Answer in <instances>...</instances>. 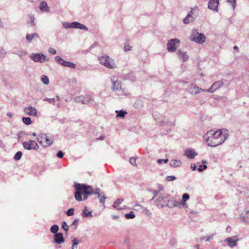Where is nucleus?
Here are the masks:
<instances>
[{"instance_id": "42", "label": "nucleus", "mask_w": 249, "mask_h": 249, "mask_svg": "<svg viewBox=\"0 0 249 249\" xmlns=\"http://www.w3.org/2000/svg\"><path fill=\"white\" fill-rule=\"evenodd\" d=\"M227 2L231 5L233 10H234L236 5V0H227Z\"/></svg>"}, {"instance_id": "5", "label": "nucleus", "mask_w": 249, "mask_h": 249, "mask_svg": "<svg viewBox=\"0 0 249 249\" xmlns=\"http://www.w3.org/2000/svg\"><path fill=\"white\" fill-rule=\"evenodd\" d=\"M75 100L82 104H91L94 105L95 102L93 97L90 95H86L85 96H80L77 97Z\"/></svg>"}, {"instance_id": "58", "label": "nucleus", "mask_w": 249, "mask_h": 249, "mask_svg": "<svg viewBox=\"0 0 249 249\" xmlns=\"http://www.w3.org/2000/svg\"><path fill=\"white\" fill-rule=\"evenodd\" d=\"M143 211L147 215H150L151 214V212L150 210H147L146 208H145Z\"/></svg>"}, {"instance_id": "4", "label": "nucleus", "mask_w": 249, "mask_h": 249, "mask_svg": "<svg viewBox=\"0 0 249 249\" xmlns=\"http://www.w3.org/2000/svg\"><path fill=\"white\" fill-rule=\"evenodd\" d=\"M98 59L101 64L107 68L114 69L116 68V65L114 60L108 55H104L98 57Z\"/></svg>"}, {"instance_id": "46", "label": "nucleus", "mask_w": 249, "mask_h": 249, "mask_svg": "<svg viewBox=\"0 0 249 249\" xmlns=\"http://www.w3.org/2000/svg\"><path fill=\"white\" fill-rule=\"evenodd\" d=\"M176 177L174 176H168L166 177V180L167 181H173L176 180Z\"/></svg>"}, {"instance_id": "27", "label": "nucleus", "mask_w": 249, "mask_h": 249, "mask_svg": "<svg viewBox=\"0 0 249 249\" xmlns=\"http://www.w3.org/2000/svg\"><path fill=\"white\" fill-rule=\"evenodd\" d=\"M123 201V199H118L114 202L113 207L117 210H122V209L121 208H119V206Z\"/></svg>"}, {"instance_id": "12", "label": "nucleus", "mask_w": 249, "mask_h": 249, "mask_svg": "<svg viewBox=\"0 0 249 249\" xmlns=\"http://www.w3.org/2000/svg\"><path fill=\"white\" fill-rule=\"evenodd\" d=\"M219 4V0H210L208 4V8L215 12L218 11V6Z\"/></svg>"}, {"instance_id": "30", "label": "nucleus", "mask_w": 249, "mask_h": 249, "mask_svg": "<svg viewBox=\"0 0 249 249\" xmlns=\"http://www.w3.org/2000/svg\"><path fill=\"white\" fill-rule=\"evenodd\" d=\"M133 106L136 108H141L143 106V102L141 100H137Z\"/></svg>"}, {"instance_id": "29", "label": "nucleus", "mask_w": 249, "mask_h": 249, "mask_svg": "<svg viewBox=\"0 0 249 249\" xmlns=\"http://www.w3.org/2000/svg\"><path fill=\"white\" fill-rule=\"evenodd\" d=\"M55 61L58 63V64H60L61 65H62L64 66V65L65 63L66 62V61H65L63 60L60 56H56L55 57Z\"/></svg>"}, {"instance_id": "63", "label": "nucleus", "mask_w": 249, "mask_h": 249, "mask_svg": "<svg viewBox=\"0 0 249 249\" xmlns=\"http://www.w3.org/2000/svg\"><path fill=\"white\" fill-rule=\"evenodd\" d=\"M34 19H35V18H34V16H32L31 17V22H32V26H34L35 25V23L34 22Z\"/></svg>"}, {"instance_id": "20", "label": "nucleus", "mask_w": 249, "mask_h": 249, "mask_svg": "<svg viewBox=\"0 0 249 249\" xmlns=\"http://www.w3.org/2000/svg\"><path fill=\"white\" fill-rule=\"evenodd\" d=\"M115 77H114L113 79H111V81L113 84L112 89L113 90H119L121 89L120 83L118 80H115Z\"/></svg>"}, {"instance_id": "32", "label": "nucleus", "mask_w": 249, "mask_h": 249, "mask_svg": "<svg viewBox=\"0 0 249 249\" xmlns=\"http://www.w3.org/2000/svg\"><path fill=\"white\" fill-rule=\"evenodd\" d=\"M172 202H173V205L171 206V207H172V208L180 207L181 205L180 202L176 200V199H175L173 198H172Z\"/></svg>"}, {"instance_id": "64", "label": "nucleus", "mask_w": 249, "mask_h": 249, "mask_svg": "<svg viewBox=\"0 0 249 249\" xmlns=\"http://www.w3.org/2000/svg\"><path fill=\"white\" fill-rule=\"evenodd\" d=\"M105 137L103 136H101L100 137L97 138V140H103L104 139Z\"/></svg>"}, {"instance_id": "39", "label": "nucleus", "mask_w": 249, "mask_h": 249, "mask_svg": "<svg viewBox=\"0 0 249 249\" xmlns=\"http://www.w3.org/2000/svg\"><path fill=\"white\" fill-rule=\"evenodd\" d=\"M64 66L70 68L75 69L76 68V64L75 63L66 61L64 65Z\"/></svg>"}, {"instance_id": "2", "label": "nucleus", "mask_w": 249, "mask_h": 249, "mask_svg": "<svg viewBox=\"0 0 249 249\" xmlns=\"http://www.w3.org/2000/svg\"><path fill=\"white\" fill-rule=\"evenodd\" d=\"M229 137L227 129L218 130L214 132L211 130L204 135L203 138L208 146L216 147L223 143Z\"/></svg>"}, {"instance_id": "53", "label": "nucleus", "mask_w": 249, "mask_h": 249, "mask_svg": "<svg viewBox=\"0 0 249 249\" xmlns=\"http://www.w3.org/2000/svg\"><path fill=\"white\" fill-rule=\"evenodd\" d=\"M216 90L214 89V88H213V86L212 85V86L208 89H204V92H211V93H213Z\"/></svg>"}, {"instance_id": "26", "label": "nucleus", "mask_w": 249, "mask_h": 249, "mask_svg": "<svg viewBox=\"0 0 249 249\" xmlns=\"http://www.w3.org/2000/svg\"><path fill=\"white\" fill-rule=\"evenodd\" d=\"M189 198L190 195L189 194H183L182 196V200L181 202V204L184 206L186 204V202L189 199Z\"/></svg>"}, {"instance_id": "57", "label": "nucleus", "mask_w": 249, "mask_h": 249, "mask_svg": "<svg viewBox=\"0 0 249 249\" xmlns=\"http://www.w3.org/2000/svg\"><path fill=\"white\" fill-rule=\"evenodd\" d=\"M79 219H76L73 221V223H72V225H74L75 226V228H74L75 229H76V228H77L76 226H77L78 223L79 222Z\"/></svg>"}, {"instance_id": "47", "label": "nucleus", "mask_w": 249, "mask_h": 249, "mask_svg": "<svg viewBox=\"0 0 249 249\" xmlns=\"http://www.w3.org/2000/svg\"><path fill=\"white\" fill-rule=\"evenodd\" d=\"M79 240H78L77 239L75 238H74L72 240V248H71V249H73L77 245V244L79 243Z\"/></svg>"}, {"instance_id": "34", "label": "nucleus", "mask_w": 249, "mask_h": 249, "mask_svg": "<svg viewBox=\"0 0 249 249\" xmlns=\"http://www.w3.org/2000/svg\"><path fill=\"white\" fill-rule=\"evenodd\" d=\"M115 112L117 113L116 116V118H124V110L123 109H122L120 111L116 110Z\"/></svg>"}, {"instance_id": "56", "label": "nucleus", "mask_w": 249, "mask_h": 249, "mask_svg": "<svg viewBox=\"0 0 249 249\" xmlns=\"http://www.w3.org/2000/svg\"><path fill=\"white\" fill-rule=\"evenodd\" d=\"M48 52L51 53V54H55L56 53V50L53 48H51V47H50L49 48V50H48Z\"/></svg>"}, {"instance_id": "16", "label": "nucleus", "mask_w": 249, "mask_h": 249, "mask_svg": "<svg viewBox=\"0 0 249 249\" xmlns=\"http://www.w3.org/2000/svg\"><path fill=\"white\" fill-rule=\"evenodd\" d=\"M24 111L27 115L36 116L37 115V111L35 108L31 106L24 108Z\"/></svg>"}, {"instance_id": "59", "label": "nucleus", "mask_w": 249, "mask_h": 249, "mask_svg": "<svg viewBox=\"0 0 249 249\" xmlns=\"http://www.w3.org/2000/svg\"><path fill=\"white\" fill-rule=\"evenodd\" d=\"M191 169L193 170V171H195L196 170V165L194 164H191Z\"/></svg>"}, {"instance_id": "54", "label": "nucleus", "mask_w": 249, "mask_h": 249, "mask_svg": "<svg viewBox=\"0 0 249 249\" xmlns=\"http://www.w3.org/2000/svg\"><path fill=\"white\" fill-rule=\"evenodd\" d=\"M56 156L58 158H62L64 156V153L61 150H59L57 152Z\"/></svg>"}, {"instance_id": "7", "label": "nucleus", "mask_w": 249, "mask_h": 249, "mask_svg": "<svg viewBox=\"0 0 249 249\" xmlns=\"http://www.w3.org/2000/svg\"><path fill=\"white\" fill-rule=\"evenodd\" d=\"M30 57L35 62L42 63L49 60V58L42 53H32Z\"/></svg>"}, {"instance_id": "52", "label": "nucleus", "mask_w": 249, "mask_h": 249, "mask_svg": "<svg viewBox=\"0 0 249 249\" xmlns=\"http://www.w3.org/2000/svg\"><path fill=\"white\" fill-rule=\"evenodd\" d=\"M6 52L2 48H0V58H3L5 57L6 55Z\"/></svg>"}, {"instance_id": "37", "label": "nucleus", "mask_w": 249, "mask_h": 249, "mask_svg": "<svg viewBox=\"0 0 249 249\" xmlns=\"http://www.w3.org/2000/svg\"><path fill=\"white\" fill-rule=\"evenodd\" d=\"M22 121L25 124H27V125L30 124L32 123L31 119L29 117H23L22 118Z\"/></svg>"}, {"instance_id": "40", "label": "nucleus", "mask_w": 249, "mask_h": 249, "mask_svg": "<svg viewBox=\"0 0 249 249\" xmlns=\"http://www.w3.org/2000/svg\"><path fill=\"white\" fill-rule=\"evenodd\" d=\"M13 53L17 54L20 57H22L23 56H24L25 54H26L27 53L23 51H18L16 52H14Z\"/></svg>"}, {"instance_id": "31", "label": "nucleus", "mask_w": 249, "mask_h": 249, "mask_svg": "<svg viewBox=\"0 0 249 249\" xmlns=\"http://www.w3.org/2000/svg\"><path fill=\"white\" fill-rule=\"evenodd\" d=\"M41 80L42 82L45 85H48L49 83V78L46 75H42L41 76Z\"/></svg>"}, {"instance_id": "49", "label": "nucleus", "mask_w": 249, "mask_h": 249, "mask_svg": "<svg viewBox=\"0 0 249 249\" xmlns=\"http://www.w3.org/2000/svg\"><path fill=\"white\" fill-rule=\"evenodd\" d=\"M128 79L131 81H133L135 79L134 76L132 74H129L127 76H125V79Z\"/></svg>"}, {"instance_id": "25", "label": "nucleus", "mask_w": 249, "mask_h": 249, "mask_svg": "<svg viewBox=\"0 0 249 249\" xmlns=\"http://www.w3.org/2000/svg\"><path fill=\"white\" fill-rule=\"evenodd\" d=\"M39 36L36 33H34L31 34H27L26 36V40L30 42L34 38H38Z\"/></svg>"}, {"instance_id": "44", "label": "nucleus", "mask_w": 249, "mask_h": 249, "mask_svg": "<svg viewBox=\"0 0 249 249\" xmlns=\"http://www.w3.org/2000/svg\"><path fill=\"white\" fill-rule=\"evenodd\" d=\"M136 159L135 158L131 157L129 159V162L131 165H132L134 166H137V163H136Z\"/></svg>"}, {"instance_id": "21", "label": "nucleus", "mask_w": 249, "mask_h": 249, "mask_svg": "<svg viewBox=\"0 0 249 249\" xmlns=\"http://www.w3.org/2000/svg\"><path fill=\"white\" fill-rule=\"evenodd\" d=\"M82 215L84 218H87L88 217H93L91 212L89 211L86 206L84 207L82 211Z\"/></svg>"}, {"instance_id": "38", "label": "nucleus", "mask_w": 249, "mask_h": 249, "mask_svg": "<svg viewBox=\"0 0 249 249\" xmlns=\"http://www.w3.org/2000/svg\"><path fill=\"white\" fill-rule=\"evenodd\" d=\"M22 155V153L21 151H18L15 154L14 159L15 160H20Z\"/></svg>"}, {"instance_id": "61", "label": "nucleus", "mask_w": 249, "mask_h": 249, "mask_svg": "<svg viewBox=\"0 0 249 249\" xmlns=\"http://www.w3.org/2000/svg\"><path fill=\"white\" fill-rule=\"evenodd\" d=\"M98 45V43L97 42H95L93 44H92L90 47H89V49H92V48H93L94 47L97 46Z\"/></svg>"}, {"instance_id": "45", "label": "nucleus", "mask_w": 249, "mask_h": 249, "mask_svg": "<svg viewBox=\"0 0 249 249\" xmlns=\"http://www.w3.org/2000/svg\"><path fill=\"white\" fill-rule=\"evenodd\" d=\"M207 168V166L206 165H200L197 168V171L199 172H201Z\"/></svg>"}, {"instance_id": "9", "label": "nucleus", "mask_w": 249, "mask_h": 249, "mask_svg": "<svg viewBox=\"0 0 249 249\" xmlns=\"http://www.w3.org/2000/svg\"><path fill=\"white\" fill-rule=\"evenodd\" d=\"M22 145L24 148L28 150L32 149L36 150L39 148V146L37 142L34 140H30L28 142H24L22 143Z\"/></svg>"}, {"instance_id": "35", "label": "nucleus", "mask_w": 249, "mask_h": 249, "mask_svg": "<svg viewBox=\"0 0 249 249\" xmlns=\"http://www.w3.org/2000/svg\"><path fill=\"white\" fill-rule=\"evenodd\" d=\"M215 234H212L209 236H202L200 237V240H205L206 241H209L210 240L212 239Z\"/></svg>"}, {"instance_id": "13", "label": "nucleus", "mask_w": 249, "mask_h": 249, "mask_svg": "<svg viewBox=\"0 0 249 249\" xmlns=\"http://www.w3.org/2000/svg\"><path fill=\"white\" fill-rule=\"evenodd\" d=\"M37 141L44 147L49 146L52 143V142L46 137V135H45V136H42L40 138L37 139Z\"/></svg>"}, {"instance_id": "6", "label": "nucleus", "mask_w": 249, "mask_h": 249, "mask_svg": "<svg viewBox=\"0 0 249 249\" xmlns=\"http://www.w3.org/2000/svg\"><path fill=\"white\" fill-rule=\"evenodd\" d=\"M169 196L167 194H161L156 200V205L161 208L166 206L167 202L168 201Z\"/></svg>"}, {"instance_id": "15", "label": "nucleus", "mask_w": 249, "mask_h": 249, "mask_svg": "<svg viewBox=\"0 0 249 249\" xmlns=\"http://www.w3.org/2000/svg\"><path fill=\"white\" fill-rule=\"evenodd\" d=\"M199 9L197 6H195L193 7H191L190 11L188 12L187 15H190L194 19H196L199 15Z\"/></svg>"}, {"instance_id": "11", "label": "nucleus", "mask_w": 249, "mask_h": 249, "mask_svg": "<svg viewBox=\"0 0 249 249\" xmlns=\"http://www.w3.org/2000/svg\"><path fill=\"white\" fill-rule=\"evenodd\" d=\"M239 240L238 236L235 235L231 237H227L225 241L227 242L228 245L231 248L236 247L237 241Z\"/></svg>"}, {"instance_id": "28", "label": "nucleus", "mask_w": 249, "mask_h": 249, "mask_svg": "<svg viewBox=\"0 0 249 249\" xmlns=\"http://www.w3.org/2000/svg\"><path fill=\"white\" fill-rule=\"evenodd\" d=\"M223 85V83L221 81H217L215 82L213 85V88H214V89L217 90Z\"/></svg>"}, {"instance_id": "36", "label": "nucleus", "mask_w": 249, "mask_h": 249, "mask_svg": "<svg viewBox=\"0 0 249 249\" xmlns=\"http://www.w3.org/2000/svg\"><path fill=\"white\" fill-rule=\"evenodd\" d=\"M125 218L126 219H133L135 218V214L133 211H130L128 213H125Z\"/></svg>"}, {"instance_id": "8", "label": "nucleus", "mask_w": 249, "mask_h": 249, "mask_svg": "<svg viewBox=\"0 0 249 249\" xmlns=\"http://www.w3.org/2000/svg\"><path fill=\"white\" fill-rule=\"evenodd\" d=\"M179 43L180 41L178 38H174L169 40L167 44V50L169 52H175L177 48L176 45L177 44H179Z\"/></svg>"}, {"instance_id": "3", "label": "nucleus", "mask_w": 249, "mask_h": 249, "mask_svg": "<svg viewBox=\"0 0 249 249\" xmlns=\"http://www.w3.org/2000/svg\"><path fill=\"white\" fill-rule=\"evenodd\" d=\"M190 40L199 44H202L206 41V37L205 35L199 33L196 28L192 29L190 36Z\"/></svg>"}, {"instance_id": "17", "label": "nucleus", "mask_w": 249, "mask_h": 249, "mask_svg": "<svg viewBox=\"0 0 249 249\" xmlns=\"http://www.w3.org/2000/svg\"><path fill=\"white\" fill-rule=\"evenodd\" d=\"M53 238L54 242L58 244H61L65 241L63 234L60 232L55 234Z\"/></svg>"}, {"instance_id": "55", "label": "nucleus", "mask_w": 249, "mask_h": 249, "mask_svg": "<svg viewBox=\"0 0 249 249\" xmlns=\"http://www.w3.org/2000/svg\"><path fill=\"white\" fill-rule=\"evenodd\" d=\"M168 161V159H159V160H157V162L159 164H161L162 162L167 163Z\"/></svg>"}, {"instance_id": "62", "label": "nucleus", "mask_w": 249, "mask_h": 249, "mask_svg": "<svg viewBox=\"0 0 249 249\" xmlns=\"http://www.w3.org/2000/svg\"><path fill=\"white\" fill-rule=\"evenodd\" d=\"M160 191L159 190H158V191H156V190H154L153 193V194L154 195V196H156L158 195V193H159Z\"/></svg>"}, {"instance_id": "19", "label": "nucleus", "mask_w": 249, "mask_h": 249, "mask_svg": "<svg viewBox=\"0 0 249 249\" xmlns=\"http://www.w3.org/2000/svg\"><path fill=\"white\" fill-rule=\"evenodd\" d=\"M178 54L179 58L183 61H186L189 59V56L185 51H182L179 50L178 52Z\"/></svg>"}, {"instance_id": "22", "label": "nucleus", "mask_w": 249, "mask_h": 249, "mask_svg": "<svg viewBox=\"0 0 249 249\" xmlns=\"http://www.w3.org/2000/svg\"><path fill=\"white\" fill-rule=\"evenodd\" d=\"M181 164V161L180 160H172L170 162V165L173 167H178Z\"/></svg>"}, {"instance_id": "14", "label": "nucleus", "mask_w": 249, "mask_h": 249, "mask_svg": "<svg viewBox=\"0 0 249 249\" xmlns=\"http://www.w3.org/2000/svg\"><path fill=\"white\" fill-rule=\"evenodd\" d=\"M198 155L197 153L192 148H187L185 152L184 155L186 156L189 159H194L195 156Z\"/></svg>"}, {"instance_id": "1", "label": "nucleus", "mask_w": 249, "mask_h": 249, "mask_svg": "<svg viewBox=\"0 0 249 249\" xmlns=\"http://www.w3.org/2000/svg\"><path fill=\"white\" fill-rule=\"evenodd\" d=\"M74 188L75 190L74 197L76 201H81L83 200L82 195H84L83 200H86L89 195L93 194L97 195L98 197L99 198L100 202L104 205L107 197L104 193L101 191L99 188H97L94 190L89 185L78 183L74 184Z\"/></svg>"}, {"instance_id": "43", "label": "nucleus", "mask_w": 249, "mask_h": 249, "mask_svg": "<svg viewBox=\"0 0 249 249\" xmlns=\"http://www.w3.org/2000/svg\"><path fill=\"white\" fill-rule=\"evenodd\" d=\"M62 24L63 25V26L64 27V28H66V29H68V28H71V23H70L69 22H62Z\"/></svg>"}, {"instance_id": "18", "label": "nucleus", "mask_w": 249, "mask_h": 249, "mask_svg": "<svg viewBox=\"0 0 249 249\" xmlns=\"http://www.w3.org/2000/svg\"><path fill=\"white\" fill-rule=\"evenodd\" d=\"M71 27V28L80 29L86 31L88 30L87 26L77 21L72 22Z\"/></svg>"}, {"instance_id": "50", "label": "nucleus", "mask_w": 249, "mask_h": 249, "mask_svg": "<svg viewBox=\"0 0 249 249\" xmlns=\"http://www.w3.org/2000/svg\"><path fill=\"white\" fill-rule=\"evenodd\" d=\"M62 228L65 231L67 232L69 229V227L67 225L66 222L63 221L62 224Z\"/></svg>"}, {"instance_id": "60", "label": "nucleus", "mask_w": 249, "mask_h": 249, "mask_svg": "<svg viewBox=\"0 0 249 249\" xmlns=\"http://www.w3.org/2000/svg\"><path fill=\"white\" fill-rule=\"evenodd\" d=\"M131 47L129 45H125V52L127 51H130L131 50Z\"/></svg>"}, {"instance_id": "33", "label": "nucleus", "mask_w": 249, "mask_h": 249, "mask_svg": "<svg viewBox=\"0 0 249 249\" xmlns=\"http://www.w3.org/2000/svg\"><path fill=\"white\" fill-rule=\"evenodd\" d=\"M58 230H59L58 226L57 225H53L51 227V228L50 229V231L53 233L56 234V233H57V232L58 231Z\"/></svg>"}, {"instance_id": "41", "label": "nucleus", "mask_w": 249, "mask_h": 249, "mask_svg": "<svg viewBox=\"0 0 249 249\" xmlns=\"http://www.w3.org/2000/svg\"><path fill=\"white\" fill-rule=\"evenodd\" d=\"M44 101H47L50 104H52L53 105H54L55 102V98H46L44 99Z\"/></svg>"}, {"instance_id": "23", "label": "nucleus", "mask_w": 249, "mask_h": 249, "mask_svg": "<svg viewBox=\"0 0 249 249\" xmlns=\"http://www.w3.org/2000/svg\"><path fill=\"white\" fill-rule=\"evenodd\" d=\"M39 9L42 12L48 11L49 9L47 2L45 1H42L40 4Z\"/></svg>"}, {"instance_id": "51", "label": "nucleus", "mask_w": 249, "mask_h": 249, "mask_svg": "<svg viewBox=\"0 0 249 249\" xmlns=\"http://www.w3.org/2000/svg\"><path fill=\"white\" fill-rule=\"evenodd\" d=\"M172 205H173L172 198H170V197L169 196V199H168V201L167 202L166 206V207H169L170 208H172V207L171 206Z\"/></svg>"}, {"instance_id": "24", "label": "nucleus", "mask_w": 249, "mask_h": 249, "mask_svg": "<svg viewBox=\"0 0 249 249\" xmlns=\"http://www.w3.org/2000/svg\"><path fill=\"white\" fill-rule=\"evenodd\" d=\"M195 19H194L190 15H187L186 16L183 20V22L184 24H187L193 22Z\"/></svg>"}, {"instance_id": "48", "label": "nucleus", "mask_w": 249, "mask_h": 249, "mask_svg": "<svg viewBox=\"0 0 249 249\" xmlns=\"http://www.w3.org/2000/svg\"><path fill=\"white\" fill-rule=\"evenodd\" d=\"M74 211V209L73 208H70L66 212V214L68 216H71L73 215Z\"/></svg>"}, {"instance_id": "10", "label": "nucleus", "mask_w": 249, "mask_h": 249, "mask_svg": "<svg viewBox=\"0 0 249 249\" xmlns=\"http://www.w3.org/2000/svg\"><path fill=\"white\" fill-rule=\"evenodd\" d=\"M187 90L192 95H196L201 91H204V89L200 88L196 85L191 84L187 88Z\"/></svg>"}]
</instances>
